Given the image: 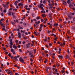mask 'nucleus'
<instances>
[{"instance_id": "nucleus-1", "label": "nucleus", "mask_w": 75, "mask_h": 75, "mask_svg": "<svg viewBox=\"0 0 75 75\" xmlns=\"http://www.w3.org/2000/svg\"><path fill=\"white\" fill-rule=\"evenodd\" d=\"M20 62H21L22 63H24V60L21 57H20L19 58Z\"/></svg>"}, {"instance_id": "nucleus-2", "label": "nucleus", "mask_w": 75, "mask_h": 75, "mask_svg": "<svg viewBox=\"0 0 75 75\" xmlns=\"http://www.w3.org/2000/svg\"><path fill=\"white\" fill-rule=\"evenodd\" d=\"M30 45V42H29L28 43V44H26V48H28L29 47H30L29 46Z\"/></svg>"}, {"instance_id": "nucleus-3", "label": "nucleus", "mask_w": 75, "mask_h": 75, "mask_svg": "<svg viewBox=\"0 0 75 75\" xmlns=\"http://www.w3.org/2000/svg\"><path fill=\"white\" fill-rule=\"evenodd\" d=\"M43 6V4L40 3V4L38 5V6L39 8H40V7H41Z\"/></svg>"}, {"instance_id": "nucleus-4", "label": "nucleus", "mask_w": 75, "mask_h": 75, "mask_svg": "<svg viewBox=\"0 0 75 75\" xmlns=\"http://www.w3.org/2000/svg\"><path fill=\"white\" fill-rule=\"evenodd\" d=\"M2 6H3V7H4V8H6V7L7 8V7H8V6L6 5V4L4 5V4H3Z\"/></svg>"}, {"instance_id": "nucleus-5", "label": "nucleus", "mask_w": 75, "mask_h": 75, "mask_svg": "<svg viewBox=\"0 0 75 75\" xmlns=\"http://www.w3.org/2000/svg\"><path fill=\"white\" fill-rule=\"evenodd\" d=\"M18 37L19 38H21V33L20 32H18Z\"/></svg>"}, {"instance_id": "nucleus-6", "label": "nucleus", "mask_w": 75, "mask_h": 75, "mask_svg": "<svg viewBox=\"0 0 75 75\" xmlns=\"http://www.w3.org/2000/svg\"><path fill=\"white\" fill-rule=\"evenodd\" d=\"M14 59H15V61H18V59H17V57H16V56H15V57H14Z\"/></svg>"}, {"instance_id": "nucleus-7", "label": "nucleus", "mask_w": 75, "mask_h": 75, "mask_svg": "<svg viewBox=\"0 0 75 75\" xmlns=\"http://www.w3.org/2000/svg\"><path fill=\"white\" fill-rule=\"evenodd\" d=\"M13 48H15V50H16V49L17 48V46H16L15 45H14L13 46Z\"/></svg>"}, {"instance_id": "nucleus-8", "label": "nucleus", "mask_w": 75, "mask_h": 75, "mask_svg": "<svg viewBox=\"0 0 75 75\" xmlns=\"http://www.w3.org/2000/svg\"><path fill=\"white\" fill-rule=\"evenodd\" d=\"M12 13V12H9L8 13V14L9 16H11Z\"/></svg>"}, {"instance_id": "nucleus-9", "label": "nucleus", "mask_w": 75, "mask_h": 75, "mask_svg": "<svg viewBox=\"0 0 75 75\" xmlns=\"http://www.w3.org/2000/svg\"><path fill=\"white\" fill-rule=\"evenodd\" d=\"M68 18H70V20H71V18H73V17L72 16H69L68 17Z\"/></svg>"}, {"instance_id": "nucleus-10", "label": "nucleus", "mask_w": 75, "mask_h": 75, "mask_svg": "<svg viewBox=\"0 0 75 75\" xmlns=\"http://www.w3.org/2000/svg\"><path fill=\"white\" fill-rule=\"evenodd\" d=\"M58 57H59V58H62H62H63V57H62V55L60 56L59 55L58 56Z\"/></svg>"}, {"instance_id": "nucleus-11", "label": "nucleus", "mask_w": 75, "mask_h": 75, "mask_svg": "<svg viewBox=\"0 0 75 75\" xmlns=\"http://www.w3.org/2000/svg\"><path fill=\"white\" fill-rule=\"evenodd\" d=\"M49 16L50 17V18H51L52 17V14L51 13H49Z\"/></svg>"}, {"instance_id": "nucleus-12", "label": "nucleus", "mask_w": 75, "mask_h": 75, "mask_svg": "<svg viewBox=\"0 0 75 75\" xmlns=\"http://www.w3.org/2000/svg\"><path fill=\"white\" fill-rule=\"evenodd\" d=\"M53 7V6H52V5H51L49 7V8L50 9V10H51V9H52V8Z\"/></svg>"}, {"instance_id": "nucleus-13", "label": "nucleus", "mask_w": 75, "mask_h": 75, "mask_svg": "<svg viewBox=\"0 0 75 75\" xmlns=\"http://www.w3.org/2000/svg\"><path fill=\"white\" fill-rule=\"evenodd\" d=\"M67 3H68L69 4L71 3V1H70V0H68L67 1Z\"/></svg>"}, {"instance_id": "nucleus-14", "label": "nucleus", "mask_w": 75, "mask_h": 75, "mask_svg": "<svg viewBox=\"0 0 75 75\" xmlns=\"http://www.w3.org/2000/svg\"><path fill=\"white\" fill-rule=\"evenodd\" d=\"M30 55V57L31 58H34V55H33V54H31V55Z\"/></svg>"}, {"instance_id": "nucleus-15", "label": "nucleus", "mask_w": 75, "mask_h": 75, "mask_svg": "<svg viewBox=\"0 0 75 75\" xmlns=\"http://www.w3.org/2000/svg\"><path fill=\"white\" fill-rule=\"evenodd\" d=\"M48 61V60L47 59H45L44 61V63L45 64H46L47 63V62Z\"/></svg>"}, {"instance_id": "nucleus-16", "label": "nucleus", "mask_w": 75, "mask_h": 75, "mask_svg": "<svg viewBox=\"0 0 75 75\" xmlns=\"http://www.w3.org/2000/svg\"><path fill=\"white\" fill-rule=\"evenodd\" d=\"M40 8H41V10H42V11H44V8H43V7H40Z\"/></svg>"}, {"instance_id": "nucleus-17", "label": "nucleus", "mask_w": 75, "mask_h": 75, "mask_svg": "<svg viewBox=\"0 0 75 75\" xmlns=\"http://www.w3.org/2000/svg\"><path fill=\"white\" fill-rule=\"evenodd\" d=\"M47 70L49 69V70H51V68L50 67H47Z\"/></svg>"}, {"instance_id": "nucleus-18", "label": "nucleus", "mask_w": 75, "mask_h": 75, "mask_svg": "<svg viewBox=\"0 0 75 75\" xmlns=\"http://www.w3.org/2000/svg\"><path fill=\"white\" fill-rule=\"evenodd\" d=\"M9 44H10V45H13V42H10Z\"/></svg>"}, {"instance_id": "nucleus-19", "label": "nucleus", "mask_w": 75, "mask_h": 75, "mask_svg": "<svg viewBox=\"0 0 75 75\" xmlns=\"http://www.w3.org/2000/svg\"><path fill=\"white\" fill-rule=\"evenodd\" d=\"M63 2L62 3L63 4H65L67 3V2H66V1H63Z\"/></svg>"}, {"instance_id": "nucleus-20", "label": "nucleus", "mask_w": 75, "mask_h": 75, "mask_svg": "<svg viewBox=\"0 0 75 75\" xmlns=\"http://www.w3.org/2000/svg\"><path fill=\"white\" fill-rule=\"evenodd\" d=\"M34 13H31V15L32 16V17H34Z\"/></svg>"}, {"instance_id": "nucleus-21", "label": "nucleus", "mask_w": 75, "mask_h": 75, "mask_svg": "<svg viewBox=\"0 0 75 75\" xmlns=\"http://www.w3.org/2000/svg\"><path fill=\"white\" fill-rule=\"evenodd\" d=\"M12 15L13 16V17H15V16H14V14L12 12Z\"/></svg>"}, {"instance_id": "nucleus-22", "label": "nucleus", "mask_w": 75, "mask_h": 75, "mask_svg": "<svg viewBox=\"0 0 75 75\" xmlns=\"http://www.w3.org/2000/svg\"><path fill=\"white\" fill-rule=\"evenodd\" d=\"M65 41H63V45H65Z\"/></svg>"}, {"instance_id": "nucleus-23", "label": "nucleus", "mask_w": 75, "mask_h": 75, "mask_svg": "<svg viewBox=\"0 0 75 75\" xmlns=\"http://www.w3.org/2000/svg\"><path fill=\"white\" fill-rule=\"evenodd\" d=\"M32 54V52H29V55H31Z\"/></svg>"}, {"instance_id": "nucleus-24", "label": "nucleus", "mask_w": 75, "mask_h": 75, "mask_svg": "<svg viewBox=\"0 0 75 75\" xmlns=\"http://www.w3.org/2000/svg\"><path fill=\"white\" fill-rule=\"evenodd\" d=\"M57 39H58L57 38H55L54 39V40H55V41H57Z\"/></svg>"}, {"instance_id": "nucleus-25", "label": "nucleus", "mask_w": 75, "mask_h": 75, "mask_svg": "<svg viewBox=\"0 0 75 75\" xmlns=\"http://www.w3.org/2000/svg\"><path fill=\"white\" fill-rule=\"evenodd\" d=\"M8 75H9L10 74H12V73H11V71H9L8 72Z\"/></svg>"}, {"instance_id": "nucleus-26", "label": "nucleus", "mask_w": 75, "mask_h": 75, "mask_svg": "<svg viewBox=\"0 0 75 75\" xmlns=\"http://www.w3.org/2000/svg\"><path fill=\"white\" fill-rule=\"evenodd\" d=\"M4 20V18H2L0 20V22H1L2 21H3Z\"/></svg>"}, {"instance_id": "nucleus-27", "label": "nucleus", "mask_w": 75, "mask_h": 75, "mask_svg": "<svg viewBox=\"0 0 75 75\" xmlns=\"http://www.w3.org/2000/svg\"><path fill=\"white\" fill-rule=\"evenodd\" d=\"M11 54L10 53H9L8 54V57H11Z\"/></svg>"}, {"instance_id": "nucleus-28", "label": "nucleus", "mask_w": 75, "mask_h": 75, "mask_svg": "<svg viewBox=\"0 0 75 75\" xmlns=\"http://www.w3.org/2000/svg\"><path fill=\"white\" fill-rule=\"evenodd\" d=\"M70 14L72 15V16H74V14H75V13H71Z\"/></svg>"}, {"instance_id": "nucleus-29", "label": "nucleus", "mask_w": 75, "mask_h": 75, "mask_svg": "<svg viewBox=\"0 0 75 75\" xmlns=\"http://www.w3.org/2000/svg\"><path fill=\"white\" fill-rule=\"evenodd\" d=\"M34 54H35V52H36V49H35L34 50Z\"/></svg>"}, {"instance_id": "nucleus-30", "label": "nucleus", "mask_w": 75, "mask_h": 75, "mask_svg": "<svg viewBox=\"0 0 75 75\" xmlns=\"http://www.w3.org/2000/svg\"><path fill=\"white\" fill-rule=\"evenodd\" d=\"M67 39H69V37L68 35H67Z\"/></svg>"}, {"instance_id": "nucleus-31", "label": "nucleus", "mask_w": 75, "mask_h": 75, "mask_svg": "<svg viewBox=\"0 0 75 75\" xmlns=\"http://www.w3.org/2000/svg\"><path fill=\"white\" fill-rule=\"evenodd\" d=\"M9 41H10V42H12V39H10L9 40Z\"/></svg>"}, {"instance_id": "nucleus-32", "label": "nucleus", "mask_w": 75, "mask_h": 75, "mask_svg": "<svg viewBox=\"0 0 75 75\" xmlns=\"http://www.w3.org/2000/svg\"><path fill=\"white\" fill-rule=\"evenodd\" d=\"M19 51H20V52H22V50H21V49H19Z\"/></svg>"}, {"instance_id": "nucleus-33", "label": "nucleus", "mask_w": 75, "mask_h": 75, "mask_svg": "<svg viewBox=\"0 0 75 75\" xmlns=\"http://www.w3.org/2000/svg\"><path fill=\"white\" fill-rule=\"evenodd\" d=\"M30 60L31 62H33V59H30Z\"/></svg>"}, {"instance_id": "nucleus-34", "label": "nucleus", "mask_w": 75, "mask_h": 75, "mask_svg": "<svg viewBox=\"0 0 75 75\" xmlns=\"http://www.w3.org/2000/svg\"><path fill=\"white\" fill-rule=\"evenodd\" d=\"M50 25L49 26V27H50V28H51V29L52 28V26H51V25H52V24H50Z\"/></svg>"}, {"instance_id": "nucleus-35", "label": "nucleus", "mask_w": 75, "mask_h": 75, "mask_svg": "<svg viewBox=\"0 0 75 75\" xmlns=\"http://www.w3.org/2000/svg\"><path fill=\"white\" fill-rule=\"evenodd\" d=\"M68 24H71V22L70 21H68Z\"/></svg>"}, {"instance_id": "nucleus-36", "label": "nucleus", "mask_w": 75, "mask_h": 75, "mask_svg": "<svg viewBox=\"0 0 75 75\" xmlns=\"http://www.w3.org/2000/svg\"><path fill=\"white\" fill-rule=\"evenodd\" d=\"M8 4H9V2H8L6 4V6H8Z\"/></svg>"}, {"instance_id": "nucleus-37", "label": "nucleus", "mask_w": 75, "mask_h": 75, "mask_svg": "<svg viewBox=\"0 0 75 75\" xmlns=\"http://www.w3.org/2000/svg\"><path fill=\"white\" fill-rule=\"evenodd\" d=\"M41 22L42 23V22H44V19H41Z\"/></svg>"}, {"instance_id": "nucleus-38", "label": "nucleus", "mask_w": 75, "mask_h": 75, "mask_svg": "<svg viewBox=\"0 0 75 75\" xmlns=\"http://www.w3.org/2000/svg\"><path fill=\"white\" fill-rule=\"evenodd\" d=\"M36 19H37V20H38V19H40V17L38 16H37V17Z\"/></svg>"}, {"instance_id": "nucleus-39", "label": "nucleus", "mask_w": 75, "mask_h": 75, "mask_svg": "<svg viewBox=\"0 0 75 75\" xmlns=\"http://www.w3.org/2000/svg\"><path fill=\"white\" fill-rule=\"evenodd\" d=\"M69 6H70V7H73V5L70 4L69 5Z\"/></svg>"}, {"instance_id": "nucleus-40", "label": "nucleus", "mask_w": 75, "mask_h": 75, "mask_svg": "<svg viewBox=\"0 0 75 75\" xmlns=\"http://www.w3.org/2000/svg\"><path fill=\"white\" fill-rule=\"evenodd\" d=\"M13 46V45H10L9 47H10V48H12V46Z\"/></svg>"}, {"instance_id": "nucleus-41", "label": "nucleus", "mask_w": 75, "mask_h": 75, "mask_svg": "<svg viewBox=\"0 0 75 75\" xmlns=\"http://www.w3.org/2000/svg\"><path fill=\"white\" fill-rule=\"evenodd\" d=\"M67 21H64V23H64V24H67Z\"/></svg>"}, {"instance_id": "nucleus-42", "label": "nucleus", "mask_w": 75, "mask_h": 75, "mask_svg": "<svg viewBox=\"0 0 75 75\" xmlns=\"http://www.w3.org/2000/svg\"><path fill=\"white\" fill-rule=\"evenodd\" d=\"M31 74H34V71H32L31 72Z\"/></svg>"}, {"instance_id": "nucleus-43", "label": "nucleus", "mask_w": 75, "mask_h": 75, "mask_svg": "<svg viewBox=\"0 0 75 75\" xmlns=\"http://www.w3.org/2000/svg\"><path fill=\"white\" fill-rule=\"evenodd\" d=\"M56 66H57V67H58L59 66V65L58 64H56Z\"/></svg>"}, {"instance_id": "nucleus-44", "label": "nucleus", "mask_w": 75, "mask_h": 75, "mask_svg": "<svg viewBox=\"0 0 75 75\" xmlns=\"http://www.w3.org/2000/svg\"><path fill=\"white\" fill-rule=\"evenodd\" d=\"M4 13H6L7 12V11L6 10H4Z\"/></svg>"}, {"instance_id": "nucleus-45", "label": "nucleus", "mask_w": 75, "mask_h": 75, "mask_svg": "<svg viewBox=\"0 0 75 75\" xmlns=\"http://www.w3.org/2000/svg\"><path fill=\"white\" fill-rule=\"evenodd\" d=\"M21 3H19L18 4V6H21Z\"/></svg>"}, {"instance_id": "nucleus-46", "label": "nucleus", "mask_w": 75, "mask_h": 75, "mask_svg": "<svg viewBox=\"0 0 75 75\" xmlns=\"http://www.w3.org/2000/svg\"><path fill=\"white\" fill-rule=\"evenodd\" d=\"M12 59H14V57H13V56H11L10 57Z\"/></svg>"}, {"instance_id": "nucleus-47", "label": "nucleus", "mask_w": 75, "mask_h": 75, "mask_svg": "<svg viewBox=\"0 0 75 75\" xmlns=\"http://www.w3.org/2000/svg\"><path fill=\"white\" fill-rule=\"evenodd\" d=\"M4 15V13H1V15L2 16H3Z\"/></svg>"}, {"instance_id": "nucleus-48", "label": "nucleus", "mask_w": 75, "mask_h": 75, "mask_svg": "<svg viewBox=\"0 0 75 75\" xmlns=\"http://www.w3.org/2000/svg\"><path fill=\"white\" fill-rule=\"evenodd\" d=\"M2 31H4V30H5V28H3L2 29Z\"/></svg>"}, {"instance_id": "nucleus-49", "label": "nucleus", "mask_w": 75, "mask_h": 75, "mask_svg": "<svg viewBox=\"0 0 75 75\" xmlns=\"http://www.w3.org/2000/svg\"><path fill=\"white\" fill-rule=\"evenodd\" d=\"M5 54L6 55H7L8 54V52H5Z\"/></svg>"}, {"instance_id": "nucleus-50", "label": "nucleus", "mask_w": 75, "mask_h": 75, "mask_svg": "<svg viewBox=\"0 0 75 75\" xmlns=\"http://www.w3.org/2000/svg\"><path fill=\"white\" fill-rule=\"evenodd\" d=\"M49 45L50 47H51V46H52V44L51 43H49Z\"/></svg>"}, {"instance_id": "nucleus-51", "label": "nucleus", "mask_w": 75, "mask_h": 75, "mask_svg": "<svg viewBox=\"0 0 75 75\" xmlns=\"http://www.w3.org/2000/svg\"><path fill=\"white\" fill-rule=\"evenodd\" d=\"M66 56H67V57H66V58H69V56L67 55Z\"/></svg>"}, {"instance_id": "nucleus-52", "label": "nucleus", "mask_w": 75, "mask_h": 75, "mask_svg": "<svg viewBox=\"0 0 75 75\" xmlns=\"http://www.w3.org/2000/svg\"><path fill=\"white\" fill-rule=\"evenodd\" d=\"M62 73H64V72H65V71L64 70H62Z\"/></svg>"}, {"instance_id": "nucleus-53", "label": "nucleus", "mask_w": 75, "mask_h": 75, "mask_svg": "<svg viewBox=\"0 0 75 75\" xmlns=\"http://www.w3.org/2000/svg\"><path fill=\"white\" fill-rule=\"evenodd\" d=\"M21 47L20 46V45H18L17 46V47H18V48H20Z\"/></svg>"}, {"instance_id": "nucleus-54", "label": "nucleus", "mask_w": 75, "mask_h": 75, "mask_svg": "<svg viewBox=\"0 0 75 75\" xmlns=\"http://www.w3.org/2000/svg\"><path fill=\"white\" fill-rule=\"evenodd\" d=\"M43 3L44 4H45V3H46V2H45V0H44L43 1Z\"/></svg>"}, {"instance_id": "nucleus-55", "label": "nucleus", "mask_w": 75, "mask_h": 75, "mask_svg": "<svg viewBox=\"0 0 75 75\" xmlns=\"http://www.w3.org/2000/svg\"><path fill=\"white\" fill-rule=\"evenodd\" d=\"M52 6H54V3L52 2Z\"/></svg>"}, {"instance_id": "nucleus-56", "label": "nucleus", "mask_w": 75, "mask_h": 75, "mask_svg": "<svg viewBox=\"0 0 75 75\" xmlns=\"http://www.w3.org/2000/svg\"><path fill=\"white\" fill-rule=\"evenodd\" d=\"M45 53H47L48 52V51H47V50H45Z\"/></svg>"}, {"instance_id": "nucleus-57", "label": "nucleus", "mask_w": 75, "mask_h": 75, "mask_svg": "<svg viewBox=\"0 0 75 75\" xmlns=\"http://www.w3.org/2000/svg\"><path fill=\"white\" fill-rule=\"evenodd\" d=\"M11 52H14V50L13 49H12L11 50Z\"/></svg>"}, {"instance_id": "nucleus-58", "label": "nucleus", "mask_w": 75, "mask_h": 75, "mask_svg": "<svg viewBox=\"0 0 75 75\" xmlns=\"http://www.w3.org/2000/svg\"><path fill=\"white\" fill-rule=\"evenodd\" d=\"M67 51L69 53V51L68 50H67Z\"/></svg>"}, {"instance_id": "nucleus-59", "label": "nucleus", "mask_w": 75, "mask_h": 75, "mask_svg": "<svg viewBox=\"0 0 75 75\" xmlns=\"http://www.w3.org/2000/svg\"><path fill=\"white\" fill-rule=\"evenodd\" d=\"M52 57L53 59H55V57H54V56H52Z\"/></svg>"}, {"instance_id": "nucleus-60", "label": "nucleus", "mask_w": 75, "mask_h": 75, "mask_svg": "<svg viewBox=\"0 0 75 75\" xmlns=\"http://www.w3.org/2000/svg\"><path fill=\"white\" fill-rule=\"evenodd\" d=\"M51 61L52 62H54V60H53L51 59Z\"/></svg>"}, {"instance_id": "nucleus-61", "label": "nucleus", "mask_w": 75, "mask_h": 75, "mask_svg": "<svg viewBox=\"0 0 75 75\" xmlns=\"http://www.w3.org/2000/svg\"><path fill=\"white\" fill-rule=\"evenodd\" d=\"M15 6H17V4L16 3V2H15Z\"/></svg>"}, {"instance_id": "nucleus-62", "label": "nucleus", "mask_w": 75, "mask_h": 75, "mask_svg": "<svg viewBox=\"0 0 75 75\" xmlns=\"http://www.w3.org/2000/svg\"><path fill=\"white\" fill-rule=\"evenodd\" d=\"M39 61H40V62L42 61V59H40Z\"/></svg>"}, {"instance_id": "nucleus-63", "label": "nucleus", "mask_w": 75, "mask_h": 75, "mask_svg": "<svg viewBox=\"0 0 75 75\" xmlns=\"http://www.w3.org/2000/svg\"><path fill=\"white\" fill-rule=\"evenodd\" d=\"M36 72H37V70L35 69V74H36Z\"/></svg>"}, {"instance_id": "nucleus-64", "label": "nucleus", "mask_w": 75, "mask_h": 75, "mask_svg": "<svg viewBox=\"0 0 75 75\" xmlns=\"http://www.w3.org/2000/svg\"><path fill=\"white\" fill-rule=\"evenodd\" d=\"M59 21H62V19H59Z\"/></svg>"}]
</instances>
